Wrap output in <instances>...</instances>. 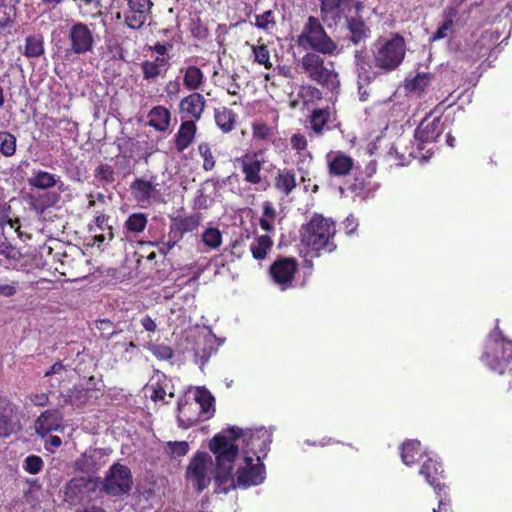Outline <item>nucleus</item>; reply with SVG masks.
I'll list each match as a JSON object with an SVG mask.
<instances>
[{
	"label": "nucleus",
	"instance_id": "nucleus-51",
	"mask_svg": "<svg viewBox=\"0 0 512 512\" xmlns=\"http://www.w3.org/2000/svg\"><path fill=\"white\" fill-rule=\"evenodd\" d=\"M0 254L11 260H18L21 256V253L6 238L0 240Z\"/></svg>",
	"mask_w": 512,
	"mask_h": 512
},
{
	"label": "nucleus",
	"instance_id": "nucleus-12",
	"mask_svg": "<svg viewBox=\"0 0 512 512\" xmlns=\"http://www.w3.org/2000/svg\"><path fill=\"white\" fill-rule=\"evenodd\" d=\"M243 464L237 468L232 487L249 488L258 486L266 479V468L263 460L255 461V458L242 456Z\"/></svg>",
	"mask_w": 512,
	"mask_h": 512
},
{
	"label": "nucleus",
	"instance_id": "nucleus-23",
	"mask_svg": "<svg viewBox=\"0 0 512 512\" xmlns=\"http://www.w3.org/2000/svg\"><path fill=\"white\" fill-rule=\"evenodd\" d=\"M204 110V97L199 93H192L180 102V112L184 117L199 119Z\"/></svg>",
	"mask_w": 512,
	"mask_h": 512
},
{
	"label": "nucleus",
	"instance_id": "nucleus-40",
	"mask_svg": "<svg viewBox=\"0 0 512 512\" xmlns=\"http://www.w3.org/2000/svg\"><path fill=\"white\" fill-rule=\"evenodd\" d=\"M105 46L107 48L108 53L110 54V59L121 60L124 62L127 61L125 57L126 51L116 37L106 38Z\"/></svg>",
	"mask_w": 512,
	"mask_h": 512
},
{
	"label": "nucleus",
	"instance_id": "nucleus-20",
	"mask_svg": "<svg viewBox=\"0 0 512 512\" xmlns=\"http://www.w3.org/2000/svg\"><path fill=\"white\" fill-rule=\"evenodd\" d=\"M236 162L241 168L246 182L250 184H259L261 182L260 172L264 161L259 158L258 153H247L237 158Z\"/></svg>",
	"mask_w": 512,
	"mask_h": 512
},
{
	"label": "nucleus",
	"instance_id": "nucleus-63",
	"mask_svg": "<svg viewBox=\"0 0 512 512\" xmlns=\"http://www.w3.org/2000/svg\"><path fill=\"white\" fill-rule=\"evenodd\" d=\"M141 324L146 331L154 332L157 328L155 321L148 315L141 319Z\"/></svg>",
	"mask_w": 512,
	"mask_h": 512
},
{
	"label": "nucleus",
	"instance_id": "nucleus-16",
	"mask_svg": "<svg viewBox=\"0 0 512 512\" xmlns=\"http://www.w3.org/2000/svg\"><path fill=\"white\" fill-rule=\"evenodd\" d=\"M342 22L345 23L348 31L347 40L351 44L358 46L364 44L370 38L371 29L360 13L352 12Z\"/></svg>",
	"mask_w": 512,
	"mask_h": 512
},
{
	"label": "nucleus",
	"instance_id": "nucleus-5",
	"mask_svg": "<svg viewBox=\"0 0 512 512\" xmlns=\"http://www.w3.org/2000/svg\"><path fill=\"white\" fill-rule=\"evenodd\" d=\"M178 424L187 429L201 420L210 418L214 409V397L205 387H197L193 393V400L178 401Z\"/></svg>",
	"mask_w": 512,
	"mask_h": 512
},
{
	"label": "nucleus",
	"instance_id": "nucleus-1",
	"mask_svg": "<svg viewBox=\"0 0 512 512\" xmlns=\"http://www.w3.org/2000/svg\"><path fill=\"white\" fill-rule=\"evenodd\" d=\"M209 452L197 451L186 468L185 479L198 493L213 481L215 491H224V431L210 439Z\"/></svg>",
	"mask_w": 512,
	"mask_h": 512
},
{
	"label": "nucleus",
	"instance_id": "nucleus-61",
	"mask_svg": "<svg viewBox=\"0 0 512 512\" xmlns=\"http://www.w3.org/2000/svg\"><path fill=\"white\" fill-rule=\"evenodd\" d=\"M267 219H270L271 221H274L276 218V210L273 207L272 203L269 201H265L263 203V216Z\"/></svg>",
	"mask_w": 512,
	"mask_h": 512
},
{
	"label": "nucleus",
	"instance_id": "nucleus-54",
	"mask_svg": "<svg viewBox=\"0 0 512 512\" xmlns=\"http://www.w3.org/2000/svg\"><path fill=\"white\" fill-rule=\"evenodd\" d=\"M198 149L204 159V164H203L204 169L211 170L215 165V161L213 159V156H212V153H211V150H210L208 144L201 143L199 145Z\"/></svg>",
	"mask_w": 512,
	"mask_h": 512
},
{
	"label": "nucleus",
	"instance_id": "nucleus-6",
	"mask_svg": "<svg viewBox=\"0 0 512 512\" xmlns=\"http://www.w3.org/2000/svg\"><path fill=\"white\" fill-rule=\"evenodd\" d=\"M320 54L306 52L299 61V66L310 81L333 91L340 86L339 73L335 69V63Z\"/></svg>",
	"mask_w": 512,
	"mask_h": 512
},
{
	"label": "nucleus",
	"instance_id": "nucleus-32",
	"mask_svg": "<svg viewBox=\"0 0 512 512\" xmlns=\"http://www.w3.org/2000/svg\"><path fill=\"white\" fill-rule=\"evenodd\" d=\"M272 246V238L269 235H261L254 238L253 242L249 245V249L254 259L263 260Z\"/></svg>",
	"mask_w": 512,
	"mask_h": 512
},
{
	"label": "nucleus",
	"instance_id": "nucleus-52",
	"mask_svg": "<svg viewBox=\"0 0 512 512\" xmlns=\"http://www.w3.org/2000/svg\"><path fill=\"white\" fill-rule=\"evenodd\" d=\"M151 352L160 360H169L174 356L173 349L170 346L164 344L153 345Z\"/></svg>",
	"mask_w": 512,
	"mask_h": 512
},
{
	"label": "nucleus",
	"instance_id": "nucleus-36",
	"mask_svg": "<svg viewBox=\"0 0 512 512\" xmlns=\"http://www.w3.org/2000/svg\"><path fill=\"white\" fill-rule=\"evenodd\" d=\"M431 81L430 73H417L415 77L406 81L405 87L410 92H423Z\"/></svg>",
	"mask_w": 512,
	"mask_h": 512
},
{
	"label": "nucleus",
	"instance_id": "nucleus-41",
	"mask_svg": "<svg viewBox=\"0 0 512 512\" xmlns=\"http://www.w3.org/2000/svg\"><path fill=\"white\" fill-rule=\"evenodd\" d=\"M255 27L264 31H270L276 26L275 13L267 10L260 15L255 16Z\"/></svg>",
	"mask_w": 512,
	"mask_h": 512
},
{
	"label": "nucleus",
	"instance_id": "nucleus-38",
	"mask_svg": "<svg viewBox=\"0 0 512 512\" xmlns=\"http://www.w3.org/2000/svg\"><path fill=\"white\" fill-rule=\"evenodd\" d=\"M147 225V216L144 213H133L125 221L128 232L138 234L144 231Z\"/></svg>",
	"mask_w": 512,
	"mask_h": 512
},
{
	"label": "nucleus",
	"instance_id": "nucleus-2",
	"mask_svg": "<svg viewBox=\"0 0 512 512\" xmlns=\"http://www.w3.org/2000/svg\"><path fill=\"white\" fill-rule=\"evenodd\" d=\"M272 443V431L266 427L242 428L226 425V463H233L240 451L242 456L264 460Z\"/></svg>",
	"mask_w": 512,
	"mask_h": 512
},
{
	"label": "nucleus",
	"instance_id": "nucleus-55",
	"mask_svg": "<svg viewBox=\"0 0 512 512\" xmlns=\"http://www.w3.org/2000/svg\"><path fill=\"white\" fill-rule=\"evenodd\" d=\"M173 222L183 233L193 231L198 225V222L193 217L177 218Z\"/></svg>",
	"mask_w": 512,
	"mask_h": 512
},
{
	"label": "nucleus",
	"instance_id": "nucleus-26",
	"mask_svg": "<svg viewBox=\"0 0 512 512\" xmlns=\"http://www.w3.org/2000/svg\"><path fill=\"white\" fill-rule=\"evenodd\" d=\"M355 63L359 67L358 72V84H359V95L361 101H366L368 99V92L366 89H364V85H368L371 83L375 78L377 73L376 72H369L364 67V58L361 51H355L354 54Z\"/></svg>",
	"mask_w": 512,
	"mask_h": 512
},
{
	"label": "nucleus",
	"instance_id": "nucleus-43",
	"mask_svg": "<svg viewBox=\"0 0 512 512\" xmlns=\"http://www.w3.org/2000/svg\"><path fill=\"white\" fill-rule=\"evenodd\" d=\"M94 176L103 186L115 181V172L108 164H100L95 169Z\"/></svg>",
	"mask_w": 512,
	"mask_h": 512
},
{
	"label": "nucleus",
	"instance_id": "nucleus-21",
	"mask_svg": "<svg viewBox=\"0 0 512 512\" xmlns=\"http://www.w3.org/2000/svg\"><path fill=\"white\" fill-rule=\"evenodd\" d=\"M333 113L329 106L323 108H314L308 116L310 129L316 136H322L326 130H330Z\"/></svg>",
	"mask_w": 512,
	"mask_h": 512
},
{
	"label": "nucleus",
	"instance_id": "nucleus-22",
	"mask_svg": "<svg viewBox=\"0 0 512 512\" xmlns=\"http://www.w3.org/2000/svg\"><path fill=\"white\" fill-rule=\"evenodd\" d=\"M60 199V193L48 191L38 196L29 195L27 201L30 209L41 215L47 209L55 206Z\"/></svg>",
	"mask_w": 512,
	"mask_h": 512
},
{
	"label": "nucleus",
	"instance_id": "nucleus-44",
	"mask_svg": "<svg viewBox=\"0 0 512 512\" xmlns=\"http://www.w3.org/2000/svg\"><path fill=\"white\" fill-rule=\"evenodd\" d=\"M23 469L29 474H38L44 467L43 459L38 455H28L22 465Z\"/></svg>",
	"mask_w": 512,
	"mask_h": 512
},
{
	"label": "nucleus",
	"instance_id": "nucleus-4",
	"mask_svg": "<svg viewBox=\"0 0 512 512\" xmlns=\"http://www.w3.org/2000/svg\"><path fill=\"white\" fill-rule=\"evenodd\" d=\"M96 45L93 24L73 21L67 25L65 38L56 43L57 52L62 54L63 60L69 61L74 57L92 53Z\"/></svg>",
	"mask_w": 512,
	"mask_h": 512
},
{
	"label": "nucleus",
	"instance_id": "nucleus-27",
	"mask_svg": "<svg viewBox=\"0 0 512 512\" xmlns=\"http://www.w3.org/2000/svg\"><path fill=\"white\" fill-rule=\"evenodd\" d=\"M457 16L458 10L455 7H447L443 11V22L432 34L431 41H439L452 34Z\"/></svg>",
	"mask_w": 512,
	"mask_h": 512
},
{
	"label": "nucleus",
	"instance_id": "nucleus-15",
	"mask_svg": "<svg viewBox=\"0 0 512 512\" xmlns=\"http://www.w3.org/2000/svg\"><path fill=\"white\" fill-rule=\"evenodd\" d=\"M18 407L0 395V438H8L21 429Z\"/></svg>",
	"mask_w": 512,
	"mask_h": 512
},
{
	"label": "nucleus",
	"instance_id": "nucleus-46",
	"mask_svg": "<svg viewBox=\"0 0 512 512\" xmlns=\"http://www.w3.org/2000/svg\"><path fill=\"white\" fill-rule=\"evenodd\" d=\"M253 137L258 140L269 141L273 137V129L265 122H254L252 125Z\"/></svg>",
	"mask_w": 512,
	"mask_h": 512
},
{
	"label": "nucleus",
	"instance_id": "nucleus-58",
	"mask_svg": "<svg viewBox=\"0 0 512 512\" xmlns=\"http://www.w3.org/2000/svg\"><path fill=\"white\" fill-rule=\"evenodd\" d=\"M97 328L101 332V335L108 339L117 333L114 329L113 323L108 319L99 320L97 322Z\"/></svg>",
	"mask_w": 512,
	"mask_h": 512
},
{
	"label": "nucleus",
	"instance_id": "nucleus-11",
	"mask_svg": "<svg viewBox=\"0 0 512 512\" xmlns=\"http://www.w3.org/2000/svg\"><path fill=\"white\" fill-rule=\"evenodd\" d=\"M100 477H74L65 485V501L71 505L90 502L99 491Z\"/></svg>",
	"mask_w": 512,
	"mask_h": 512
},
{
	"label": "nucleus",
	"instance_id": "nucleus-19",
	"mask_svg": "<svg viewBox=\"0 0 512 512\" xmlns=\"http://www.w3.org/2000/svg\"><path fill=\"white\" fill-rule=\"evenodd\" d=\"M326 159L327 171L331 177H345L351 174L354 167V159L345 152H329Z\"/></svg>",
	"mask_w": 512,
	"mask_h": 512
},
{
	"label": "nucleus",
	"instance_id": "nucleus-59",
	"mask_svg": "<svg viewBox=\"0 0 512 512\" xmlns=\"http://www.w3.org/2000/svg\"><path fill=\"white\" fill-rule=\"evenodd\" d=\"M216 351H217V348L213 347L212 341L207 340L205 342V346H204V348L202 350L203 353L201 355L199 353H197V355L200 356L201 362H202V364H204V363H206L208 361V359L211 356V354L216 352Z\"/></svg>",
	"mask_w": 512,
	"mask_h": 512
},
{
	"label": "nucleus",
	"instance_id": "nucleus-34",
	"mask_svg": "<svg viewBox=\"0 0 512 512\" xmlns=\"http://www.w3.org/2000/svg\"><path fill=\"white\" fill-rule=\"evenodd\" d=\"M89 392L90 388L74 386L73 389L69 390V394L65 396L64 402L74 407H81L89 401Z\"/></svg>",
	"mask_w": 512,
	"mask_h": 512
},
{
	"label": "nucleus",
	"instance_id": "nucleus-35",
	"mask_svg": "<svg viewBox=\"0 0 512 512\" xmlns=\"http://www.w3.org/2000/svg\"><path fill=\"white\" fill-rule=\"evenodd\" d=\"M44 53V45L41 37L29 35L25 39L24 55L28 58H38Z\"/></svg>",
	"mask_w": 512,
	"mask_h": 512
},
{
	"label": "nucleus",
	"instance_id": "nucleus-45",
	"mask_svg": "<svg viewBox=\"0 0 512 512\" xmlns=\"http://www.w3.org/2000/svg\"><path fill=\"white\" fill-rule=\"evenodd\" d=\"M11 206L4 204L0 206V226L4 228L5 226H9L14 229L16 232L20 229V221L19 219H12L11 216Z\"/></svg>",
	"mask_w": 512,
	"mask_h": 512
},
{
	"label": "nucleus",
	"instance_id": "nucleus-28",
	"mask_svg": "<svg viewBox=\"0 0 512 512\" xmlns=\"http://www.w3.org/2000/svg\"><path fill=\"white\" fill-rule=\"evenodd\" d=\"M196 125L192 120L183 121L175 135V147L178 152H183L194 140Z\"/></svg>",
	"mask_w": 512,
	"mask_h": 512
},
{
	"label": "nucleus",
	"instance_id": "nucleus-37",
	"mask_svg": "<svg viewBox=\"0 0 512 512\" xmlns=\"http://www.w3.org/2000/svg\"><path fill=\"white\" fill-rule=\"evenodd\" d=\"M203 81V73L202 71L196 67V66H189L187 67L183 83L184 85L190 89V90H196L199 88V86L202 84Z\"/></svg>",
	"mask_w": 512,
	"mask_h": 512
},
{
	"label": "nucleus",
	"instance_id": "nucleus-39",
	"mask_svg": "<svg viewBox=\"0 0 512 512\" xmlns=\"http://www.w3.org/2000/svg\"><path fill=\"white\" fill-rule=\"evenodd\" d=\"M16 152V137L8 131H0V154L6 157Z\"/></svg>",
	"mask_w": 512,
	"mask_h": 512
},
{
	"label": "nucleus",
	"instance_id": "nucleus-8",
	"mask_svg": "<svg viewBox=\"0 0 512 512\" xmlns=\"http://www.w3.org/2000/svg\"><path fill=\"white\" fill-rule=\"evenodd\" d=\"M445 121H442L441 117H435L430 119L426 116L417 126L414 138L416 143V150L411 152V156L420 161H427L434 154L432 148L426 149L427 145H430L438 140V138L445 131Z\"/></svg>",
	"mask_w": 512,
	"mask_h": 512
},
{
	"label": "nucleus",
	"instance_id": "nucleus-14",
	"mask_svg": "<svg viewBox=\"0 0 512 512\" xmlns=\"http://www.w3.org/2000/svg\"><path fill=\"white\" fill-rule=\"evenodd\" d=\"M112 453L110 448H88L74 462L76 471L86 475L96 474L106 464V458Z\"/></svg>",
	"mask_w": 512,
	"mask_h": 512
},
{
	"label": "nucleus",
	"instance_id": "nucleus-17",
	"mask_svg": "<svg viewBox=\"0 0 512 512\" xmlns=\"http://www.w3.org/2000/svg\"><path fill=\"white\" fill-rule=\"evenodd\" d=\"M419 474L433 487L438 495L445 490L446 486L442 483V480L445 478V471L441 461L427 458L421 465Z\"/></svg>",
	"mask_w": 512,
	"mask_h": 512
},
{
	"label": "nucleus",
	"instance_id": "nucleus-31",
	"mask_svg": "<svg viewBox=\"0 0 512 512\" xmlns=\"http://www.w3.org/2000/svg\"><path fill=\"white\" fill-rule=\"evenodd\" d=\"M170 111L163 106L154 107L148 114V124L158 131H166L170 123Z\"/></svg>",
	"mask_w": 512,
	"mask_h": 512
},
{
	"label": "nucleus",
	"instance_id": "nucleus-33",
	"mask_svg": "<svg viewBox=\"0 0 512 512\" xmlns=\"http://www.w3.org/2000/svg\"><path fill=\"white\" fill-rule=\"evenodd\" d=\"M61 420L60 412L57 409H50L41 413L36 420V424L39 429L50 432L57 429Z\"/></svg>",
	"mask_w": 512,
	"mask_h": 512
},
{
	"label": "nucleus",
	"instance_id": "nucleus-24",
	"mask_svg": "<svg viewBox=\"0 0 512 512\" xmlns=\"http://www.w3.org/2000/svg\"><path fill=\"white\" fill-rule=\"evenodd\" d=\"M297 186L296 172L294 169L283 168L277 171L274 177V187L284 194L290 195Z\"/></svg>",
	"mask_w": 512,
	"mask_h": 512
},
{
	"label": "nucleus",
	"instance_id": "nucleus-53",
	"mask_svg": "<svg viewBox=\"0 0 512 512\" xmlns=\"http://www.w3.org/2000/svg\"><path fill=\"white\" fill-rule=\"evenodd\" d=\"M151 0H128L129 10L149 14L152 6Z\"/></svg>",
	"mask_w": 512,
	"mask_h": 512
},
{
	"label": "nucleus",
	"instance_id": "nucleus-64",
	"mask_svg": "<svg viewBox=\"0 0 512 512\" xmlns=\"http://www.w3.org/2000/svg\"><path fill=\"white\" fill-rule=\"evenodd\" d=\"M31 401L36 406H45V405H47V403L49 401V397H48V394H46V393H39V394H35L31 398Z\"/></svg>",
	"mask_w": 512,
	"mask_h": 512
},
{
	"label": "nucleus",
	"instance_id": "nucleus-18",
	"mask_svg": "<svg viewBox=\"0 0 512 512\" xmlns=\"http://www.w3.org/2000/svg\"><path fill=\"white\" fill-rule=\"evenodd\" d=\"M157 176H152L150 180L136 178L131 184L134 199L139 203H149L152 199L161 196L160 184L156 182Z\"/></svg>",
	"mask_w": 512,
	"mask_h": 512
},
{
	"label": "nucleus",
	"instance_id": "nucleus-10",
	"mask_svg": "<svg viewBox=\"0 0 512 512\" xmlns=\"http://www.w3.org/2000/svg\"><path fill=\"white\" fill-rule=\"evenodd\" d=\"M99 492L112 497L127 495L132 490L133 476L131 470L120 463H114L106 472L105 477L100 478Z\"/></svg>",
	"mask_w": 512,
	"mask_h": 512
},
{
	"label": "nucleus",
	"instance_id": "nucleus-50",
	"mask_svg": "<svg viewBox=\"0 0 512 512\" xmlns=\"http://www.w3.org/2000/svg\"><path fill=\"white\" fill-rule=\"evenodd\" d=\"M161 377L163 378V383H161V380L158 379L156 383H152L150 386V389L152 390L151 399L154 402L163 401L166 396L165 382L167 381V378L164 374H162Z\"/></svg>",
	"mask_w": 512,
	"mask_h": 512
},
{
	"label": "nucleus",
	"instance_id": "nucleus-49",
	"mask_svg": "<svg viewBox=\"0 0 512 512\" xmlns=\"http://www.w3.org/2000/svg\"><path fill=\"white\" fill-rule=\"evenodd\" d=\"M166 451L173 458L182 457L188 453L189 444L186 441H169Z\"/></svg>",
	"mask_w": 512,
	"mask_h": 512
},
{
	"label": "nucleus",
	"instance_id": "nucleus-62",
	"mask_svg": "<svg viewBox=\"0 0 512 512\" xmlns=\"http://www.w3.org/2000/svg\"><path fill=\"white\" fill-rule=\"evenodd\" d=\"M183 234L184 233L179 229V227L174 222H172L168 239L175 241L176 244L182 238Z\"/></svg>",
	"mask_w": 512,
	"mask_h": 512
},
{
	"label": "nucleus",
	"instance_id": "nucleus-42",
	"mask_svg": "<svg viewBox=\"0 0 512 512\" xmlns=\"http://www.w3.org/2000/svg\"><path fill=\"white\" fill-rule=\"evenodd\" d=\"M252 52L254 55V60L260 65H263L266 69L272 68V63L270 61V51L268 47L264 44L262 45H252Z\"/></svg>",
	"mask_w": 512,
	"mask_h": 512
},
{
	"label": "nucleus",
	"instance_id": "nucleus-30",
	"mask_svg": "<svg viewBox=\"0 0 512 512\" xmlns=\"http://www.w3.org/2000/svg\"><path fill=\"white\" fill-rule=\"evenodd\" d=\"M422 455L421 442L418 440H407L401 446V459L407 466L415 464Z\"/></svg>",
	"mask_w": 512,
	"mask_h": 512
},
{
	"label": "nucleus",
	"instance_id": "nucleus-48",
	"mask_svg": "<svg viewBox=\"0 0 512 512\" xmlns=\"http://www.w3.org/2000/svg\"><path fill=\"white\" fill-rule=\"evenodd\" d=\"M147 14L141 13V12H134L132 10H129L125 14V23L126 25L133 30L140 29L147 20Z\"/></svg>",
	"mask_w": 512,
	"mask_h": 512
},
{
	"label": "nucleus",
	"instance_id": "nucleus-13",
	"mask_svg": "<svg viewBox=\"0 0 512 512\" xmlns=\"http://www.w3.org/2000/svg\"><path fill=\"white\" fill-rule=\"evenodd\" d=\"M299 268L298 261L293 257H278L269 268L272 281L282 290L292 288L295 274Z\"/></svg>",
	"mask_w": 512,
	"mask_h": 512
},
{
	"label": "nucleus",
	"instance_id": "nucleus-25",
	"mask_svg": "<svg viewBox=\"0 0 512 512\" xmlns=\"http://www.w3.org/2000/svg\"><path fill=\"white\" fill-rule=\"evenodd\" d=\"M168 67V60L164 57L157 56L153 61H143L141 69L143 78L147 81L154 82L158 77L163 76Z\"/></svg>",
	"mask_w": 512,
	"mask_h": 512
},
{
	"label": "nucleus",
	"instance_id": "nucleus-9",
	"mask_svg": "<svg viewBox=\"0 0 512 512\" xmlns=\"http://www.w3.org/2000/svg\"><path fill=\"white\" fill-rule=\"evenodd\" d=\"M406 54L404 38L395 34L391 39L384 40L373 50V62L376 68L388 73L396 70L403 62Z\"/></svg>",
	"mask_w": 512,
	"mask_h": 512
},
{
	"label": "nucleus",
	"instance_id": "nucleus-60",
	"mask_svg": "<svg viewBox=\"0 0 512 512\" xmlns=\"http://www.w3.org/2000/svg\"><path fill=\"white\" fill-rule=\"evenodd\" d=\"M502 359L506 363L512 362V341L511 340H503Z\"/></svg>",
	"mask_w": 512,
	"mask_h": 512
},
{
	"label": "nucleus",
	"instance_id": "nucleus-3",
	"mask_svg": "<svg viewBox=\"0 0 512 512\" xmlns=\"http://www.w3.org/2000/svg\"><path fill=\"white\" fill-rule=\"evenodd\" d=\"M336 232V224L332 219L316 213L302 226L301 242L316 256L333 253L337 249L334 240Z\"/></svg>",
	"mask_w": 512,
	"mask_h": 512
},
{
	"label": "nucleus",
	"instance_id": "nucleus-29",
	"mask_svg": "<svg viewBox=\"0 0 512 512\" xmlns=\"http://www.w3.org/2000/svg\"><path fill=\"white\" fill-rule=\"evenodd\" d=\"M58 181L59 176L37 169H33L32 175L27 179L30 186L41 190H48L56 186Z\"/></svg>",
	"mask_w": 512,
	"mask_h": 512
},
{
	"label": "nucleus",
	"instance_id": "nucleus-7",
	"mask_svg": "<svg viewBox=\"0 0 512 512\" xmlns=\"http://www.w3.org/2000/svg\"><path fill=\"white\" fill-rule=\"evenodd\" d=\"M297 44L310 52L333 55L337 52L336 42L328 35L317 17L309 16L297 37Z\"/></svg>",
	"mask_w": 512,
	"mask_h": 512
},
{
	"label": "nucleus",
	"instance_id": "nucleus-57",
	"mask_svg": "<svg viewBox=\"0 0 512 512\" xmlns=\"http://www.w3.org/2000/svg\"><path fill=\"white\" fill-rule=\"evenodd\" d=\"M248 239L249 235L246 236V239L241 237L240 239L235 240L231 245V255L240 258L243 254H245L248 248L246 243V240Z\"/></svg>",
	"mask_w": 512,
	"mask_h": 512
},
{
	"label": "nucleus",
	"instance_id": "nucleus-47",
	"mask_svg": "<svg viewBox=\"0 0 512 512\" xmlns=\"http://www.w3.org/2000/svg\"><path fill=\"white\" fill-rule=\"evenodd\" d=\"M204 244L210 248H217L222 242V233L217 228H207L202 234Z\"/></svg>",
	"mask_w": 512,
	"mask_h": 512
},
{
	"label": "nucleus",
	"instance_id": "nucleus-56",
	"mask_svg": "<svg viewBox=\"0 0 512 512\" xmlns=\"http://www.w3.org/2000/svg\"><path fill=\"white\" fill-rule=\"evenodd\" d=\"M290 144L293 150L301 153L307 149L308 142L303 134L295 133L290 138Z\"/></svg>",
	"mask_w": 512,
	"mask_h": 512
}]
</instances>
